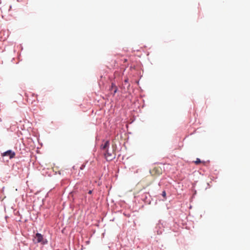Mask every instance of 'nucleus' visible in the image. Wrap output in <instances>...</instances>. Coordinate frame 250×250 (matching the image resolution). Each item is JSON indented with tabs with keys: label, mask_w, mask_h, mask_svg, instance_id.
<instances>
[{
	"label": "nucleus",
	"mask_w": 250,
	"mask_h": 250,
	"mask_svg": "<svg viewBox=\"0 0 250 250\" xmlns=\"http://www.w3.org/2000/svg\"><path fill=\"white\" fill-rule=\"evenodd\" d=\"M88 193H89V194H91V193H92V190H89V191H88Z\"/></svg>",
	"instance_id": "nucleus-10"
},
{
	"label": "nucleus",
	"mask_w": 250,
	"mask_h": 250,
	"mask_svg": "<svg viewBox=\"0 0 250 250\" xmlns=\"http://www.w3.org/2000/svg\"><path fill=\"white\" fill-rule=\"evenodd\" d=\"M194 163L196 165H199V164H200L201 163V161L200 160V159L197 158L196 160L194 162Z\"/></svg>",
	"instance_id": "nucleus-6"
},
{
	"label": "nucleus",
	"mask_w": 250,
	"mask_h": 250,
	"mask_svg": "<svg viewBox=\"0 0 250 250\" xmlns=\"http://www.w3.org/2000/svg\"><path fill=\"white\" fill-rule=\"evenodd\" d=\"M162 196L165 198H166V192L165 191H163V192H162Z\"/></svg>",
	"instance_id": "nucleus-7"
},
{
	"label": "nucleus",
	"mask_w": 250,
	"mask_h": 250,
	"mask_svg": "<svg viewBox=\"0 0 250 250\" xmlns=\"http://www.w3.org/2000/svg\"><path fill=\"white\" fill-rule=\"evenodd\" d=\"M84 167V165H82L81 167V169H82Z\"/></svg>",
	"instance_id": "nucleus-9"
},
{
	"label": "nucleus",
	"mask_w": 250,
	"mask_h": 250,
	"mask_svg": "<svg viewBox=\"0 0 250 250\" xmlns=\"http://www.w3.org/2000/svg\"><path fill=\"white\" fill-rule=\"evenodd\" d=\"M110 90L113 91V95H114L117 92L118 90V88L114 83H112L111 87L110 88Z\"/></svg>",
	"instance_id": "nucleus-5"
},
{
	"label": "nucleus",
	"mask_w": 250,
	"mask_h": 250,
	"mask_svg": "<svg viewBox=\"0 0 250 250\" xmlns=\"http://www.w3.org/2000/svg\"><path fill=\"white\" fill-rule=\"evenodd\" d=\"M25 96H26L27 97V101L28 102H30L29 101V99L28 98V97H29V94H25Z\"/></svg>",
	"instance_id": "nucleus-8"
},
{
	"label": "nucleus",
	"mask_w": 250,
	"mask_h": 250,
	"mask_svg": "<svg viewBox=\"0 0 250 250\" xmlns=\"http://www.w3.org/2000/svg\"><path fill=\"white\" fill-rule=\"evenodd\" d=\"M0 121H1V118H0Z\"/></svg>",
	"instance_id": "nucleus-12"
},
{
	"label": "nucleus",
	"mask_w": 250,
	"mask_h": 250,
	"mask_svg": "<svg viewBox=\"0 0 250 250\" xmlns=\"http://www.w3.org/2000/svg\"><path fill=\"white\" fill-rule=\"evenodd\" d=\"M125 82H127V80H125Z\"/></svg>",
	"instance_id": "nucleus-11"
},
{
	"label": "nucleus",
	"mask_w": 250,
	"mask_h": 250,
	"mask_svg": "<svg viewBox=\"0 0 250 250\" xmlns=\"http://www.w3.org/2000/svg\"><path fill=\"white\" fill-rule=\"evenodd\" d=\"M2 156H8L10 159H12L15 157V153L11 150H9L3 153Z\"/></svg>",
	"instance_id": "nucleus-4"
},
{
	"label": "nucleus",
	"mask_w": 250,
	"mask_h": 250,
	"mask_svg": "<svg viewBox=\"0 0 250 250\" xmlns=\"http://www.w3.org/2000/svg\"><path fill=\"white\" fill-rule=\"evenodd\" d=\"M152 176H158L163 173V169L160 167H155L150 170Z\"/></svg>",
	"instance_id": "nucleus-3"
},
{
	"label": "nucleus",
	"mask_w": 250,
	"mask_h": 250,
	"mask_svg": "<svg viewBox=\"0 0 250 250\" xmlns=\"http://www.w3.org/2000/svg\"><path fill=\"white\" fill-rule=\"evenodd\" d=\"M34 241L35 243H40L42 244H45L47 241L46 239H44L43 236L39 233H37L34 237Z\"/></svg>",
	"instance_id": "nucleus-2"
},
{
	"label": "nucleus",
	"mask_w": 250,
	"mask_h": 250,
	"mask_svg": "<svg viewBox=\"0 0 250 250\" xmlns=\"http://www.w3.org/2000/svg\"><path fill=\"white\" fill-rule=\"evenodd\" d=\"M109 141H105L101 146V149L103 151V153L105 158L107 161H111L115 158V154L114 153L115 149L113 146L111 150L109 149Z\"/></svg>",
	"instance_id": "nucleus-1"
}]
</instances>
